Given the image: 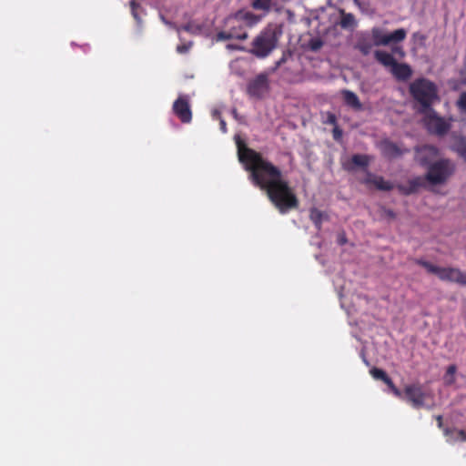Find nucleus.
I'll return each mask as SVG.
<instances>
[{"instance_id":"27","label":"nucleus","mask_w":466,"mask_h":466,"mask_svg":"<svg viewBox=\"0 0 466 466\" xmlns=\"http://www.w3.org/2000/svg\"><path fill=\"white\" fill-rule=\"evenodd\" d=\"M140 1L141 0H131L129 2L131 15L134 17V19L137 22V24H141L142 22V19L138 14V9H141Z\"/></svg>"},{"instance_id":"5","label":"nucleus","mask_w":466,"mask_h":466,"mask_svg":"<svg viewBox=\"0 0 466 466\" xmlns=\"http://www.w3.org/2000/svg\"><path fill=\"white\" fill-rule=\"evenodd\" d=\"M416 264L423 267L429 273L435 274L441 280L466 286V271L452 267H438L423 259H416Z\"/></svg>"},{"instance_id":"24","label":"nucleus","mask_w":466,"mask_h":466,"mask_svg":"<svg viewBox=\"0 0 466 466\" xmlns=\"http://www.w3.org/2000/svg\"><path fill=\"white\" fill-rule=\"evenodd\" d=\"M180 30H184L190 34L198 35L202 31V25H198L194 22H188L187 24H186L180 27H177V32H179Z\"/></svg>"},{"instance_id":"13","label":"nucleus","mask_w":466,"mask_h":466,"mask_svg":"<svg viewBox=\"0 0 466 466\" xmlns=\"http://www.w3.org/2000/svg\"><path fill=\"white\" fill-rule=\"evenodd\" d=\"M363 183L366 185H372L377 189L382 191H390L393 188V184L391 182L385 180L380 176H375L371 173H368L367 177L363 180Z\"/></svg>"},{"instance_id":"26","label":"nucleus","mask_w":466,"mask_h":466,"mask_svg":"<svg viewBox=\"0 0 466 466\" xmlns=\"http://www.w3.org/2000/svg\"><path fill=\"white\" fill-rule=\"evenodd\" d=\"M370 158L367 155L355 154L351 157V163L356 167H367Z\"/></svg>"},{"instance_id":"3","label":"nucleus","mask_w":466,"mask_h":466,"mask_svg":"<svg viewBox=\"0 0 466 466\" xmlns=\"http://www.w3.org/2000/svg\"><path fill=\"white\" fill-rule=\"evenodd\" d=\"M410 93L420 103V113H426L431 109V105L438 98L436 86L428 79L419 78L410 86Z\"/></svg>"},{"instance_id":"21","label":"nucleus","mask_w":466,"mask_h":466,"mask_svg":"<svg viewBox=\"0 0 466 466\" xmlns=\"http://www.w3.org/2000/svg\"><path fill=\"white\" fill-rule=\"evenodd\" d=\"M422 186V178L420 177H417L409 181V187L404 186H399V189L404 195H410L418 190L419 187Z\"/></svg>"},{"instance_id":"4","label":"nucleus","mask_w":466,"mask_h":466,"mask_svg":"<svg viewBox=\"0 0 466 466\" xmlns=\"http://www.w3.org/2000/svg\"><path fill=\"white\" fill-rule=\"evenodd\" d=\"M280 32L273 26L262 30L252 41L250 53L258 58H265L277 47Z\"/></svg>"},{"instance_id":"25","label":"nucleus","mask_w":466,"mask_h":466,"mask_svg":"<svg viewBox=\"0 0 466 466\" xmlns=\"http://www.w3.org/2000/svg\"><path fill=\"white\" fill-rule=\"evenodd\" d=\"M370 375L375 379L383 381L385 384L390 383V378L389 375L381 369L372 368L370 370Z\"/></svg>"},{"instance_id":"10","label":"nucleus","mask_w":466,"mask_h":466,"mask_svg":"<svg viewBox=\"0 0 466 466\" xmlns=\"http://www.w3.org/2000/svg\"><path fill=\"white\" fill-rule=\"evenodd\" d=\"M269 90V82L267 74L261 73L250 80L247 86L249 96L262 98Z\"/></svg>"},{"instance_id":"40","label":"nucleus","mask_w":466,"mask_h":466,"mask_svg":"<svg viewBox=\"0 0 466 466\" xmlns=\"http://www.w3.org/2000/svg\"><path fill=\"white\" fill-rule=\"evenodd\" d=\"M322 43L321 42H315L313 45H312V49L313 50H318L319 48H320Z\"/></svg>"},{"instance_id":"28","label":"nucleus","mask_w":466,"mask_h":466,"mask_svg":"<svg viewBox=\"0 0 466 466\" xmlns=\"http://www.w3.org/2000/svg\"><path fill=\"white\" fill-rule=\"evenodd\" d=\"M272 0H253L251 6L255 10L269 11Z\"/></svg>"},{"instance_id":"29","label":"nucleus","mask_w":466,"mask_h":466,"mask_svg":"<svg viewBox=\"0 0 466 466\" xmlns=\"http://www.w3.org/2000/svg\"><path fill=\"white\" fill-rule=\"evenodd\" d=\"M386 385L390 388L391 392L398 398L403 399V392L400 391L393 383L392 380L390 379V383H386Z\"/></svg>"},{"instance_id":"36","label":"nucleus","mask_w":466,"mask_h":466,"mask_svg":"<svg viewBox=\"0 0 466 466\" xmlns=\"http://www.w3.org/2000/svg\"><path fill=\"white\" fill-rule=\"evenodd\" d=\"M435 419H436V420H437V425H438V427H439L441 430H442V431H443V429H444L445 427L443 426V418H442V416H441V415H437V416L435 417Z\"/></svg>"},{"instance_id":"19","label":"nucleus","mask_w":466,"mask_h":466,"mask_svg":"<svg viewBox=\"0 0 466 466\" xmlns=\"http://www.w3.org/2000/svg\"><path fill=\"white\" fill-rule=\"evenodd\" d=\"M342 96L344 103L353 108L354 110L360 111L362 109V104L360 103L358 96L350 90H343Z\"/></svg>"},{"instance_id":"17","label":"nucleus","mask_w":466,"mask_h":466,"mask_svg":"<svg viewBox=\"0 0 466 466\" xmlns=\"http://www.w3.org/2000/svg\"><path fill=\"white\" fill-rule=\"evenodd\" d=\"M451 137L452 139V150L457 152L461 157L466 160V137L456 132H453Z\"/></svg>"},{"instance_id":"39","label":"nucleus","mask_w":466,"mask_h":466,"mask_svg":"<svg viewBox=\"0 0 466 466\" xmlns=\"http://www.w3.org/2000/svg\"><path fill=\"white\" fill-rule=\"evenodd\" d=\"M285 62H286V57H285V56H283L279 60H278L276 62L274 69H278Z\"/></svg>"},{"instance_id":"23","label":"nucleus","mask_w":466,"mask_h":466,"mask_svg":"<svg viewBox=\"0 0 466 466\" xmlns=\"http://www.w3.org/2000/svg\"><path fill=\"white\" fill-rule=\"evenodd\" d=\"M456 370H457V367L452 364V365H450L447 370H446V373L443 377V380H444V384L447 385V386H451L455 383V373H456Z\"/></svg>"},{"instance_id":"15","label":"nucleus","mask_w":466,"mask_h":466,"mask_svg":"<svg viewBox=\"0 0 466 466\" xmlns=\"http://www.w3.org/2000/svg\"><path fill=\"white\" fill-rule=\"evenodd\" d=\"M390 73L398 81H407L412 75L411 67L405 63H396L390 69Z\"/></svg>"},{"instance_id":"18","label":"nucleus","mask_w":466,"mask_h":466,"mask_svg":"<svg viewBox=\"0 0 466 466\" xmlns=\"http://www.w3.org/2000/svg\"><path fill=\"white\" fill-rule=\"evenodd\" d=\"M309 219L314 224L316 229L320 231L323 221H328L329 217L326 212L321 211L317 208H311L309 209Z\"/></svg>"},{"instance_id":"22","label":"nucleus","mask_w":466,"mask_h":466,"mask_svg":"<svg viewBox=\"0 0 466 466\" xmlns=\"http://www.w3.org/2000/svg\"><path fill=\"white\" fill-rule=\"evenodd\" d=\"M356 25L355 17L350 13H345L341 10V18L339 25L342 28H352Z\"/></svg>"},{"instance_id":"2","label":"nucleus","mask_w":466,"mask_h":466,"mask_svg":"<svg viewBox=\"0 0 466 466\" xmlns=\"http://www.w3.org/2000/svg\"><path fill=\"white\" fill-rule=\"evenodd\" d=\"M259 19L260 17L252 12L238 10L225 18L223 25L224 28L217 33L216 40H246L248 36L247 28L257 25Z\"/></svg>"},{"instance_id":"35","label":"nucleus","mask_w":466,"mask_h":466,"mask_svg":"<svg viewBox=\"0 0 466 466\" xmlns=\"http://www.w3.org/2000/svg\"><path fill=\"white\" fill-rule=\"evenodd\" d=\"M359 48L363 55H368L370 51L371 46L370 44H361Z\"/></svg>"},{"instance_id":"8","label":"nucleus","mask_w":466,"mask_h":466,"mask_svg":"<svg viewBox=\"0 0 466 466\" xmlns=\"http://www.w3.org/2000/svg\"><path fill=\"white\" fill-rule=\"evenodd\" d=\"M371 35L374 45L380 46L403 41L406 38L407 32L405 29L400 28L387 34L382 29L374 27L371 31Z\"/></svg>"},{"instance_id":"31","label":"nucleus","mask_w":466,"mask_h":466,"mask_svg":"<svg viewBox=\"0 0 466 466\" xmlns=\"http://www.w3.org/2000/svg\"><path fill=\"white\" fill-rule=\"evenodd\" d=\"M213 116L215 118H218L219 119V126H220V130L223 132V133H227L228 129H227V123L226 121L220 116V113L218 111H214L213 112Z\"/></svg>"},{"instance_id":"16","label":"nucleus","mask_w":466,"mask_h":466,"mask_svg":"<svg viewBox=\"0 0 466 466\" xmlns=\"http://www.w3.org/2000/svg\"><path fill=\"white\" fill-rule=\"evenodd\" d=\"M380 149L384 157L395 158L401 156L404 151L394 142L384 140L380 144Z\"/></svg>"},{"instance_id":"33","label":"nucleus","mask_w":466,"mask_h":466,"mask_svg":"<svg viewBox=\"0 0 466 466\" xmlns=\"http://www.w3.org/2000/svg\"><path fill=\"white\" fill-rule=\"evenodd\" d=\"M332 136L336 141L339 140L342 137V130L338 126L334 127Z\"/></svg>"},{"instance_id":"7","label":"nucleus","mask_w":466,"mask_h":466,"mask_svg":"<svg viewBox=\"0 0 466 466\" xmlns=\"http://www.w3.org/2000/svg\"><path fill=\"white\" fill-rule=\"evenodd\" d=\"M424 114V126L430 134L443 137L450 131L451 127V120L438 116L432 108Z\"/></svg>"},{"instance_id":"41","label":"nucleus","mask_w":466,"mask_h":466,"mask_svg":"<svg viewBox=\"0 0 466 466\" xmlns=\"http://www.w3.org/2000/svg\"><path fill=\"white\" fill-rule=\"evenodd\" d=\"M386 214H387V216H388L389 218H395V217H396V215H395L394 211H393V210H390V209L387 210V211H386Z\"/></svg>"},{"instance_id":"12","label":"nucleus","mask_w":466,"mask_h":466,"mask_svg":"<svg viewBox=\"0 0 466 466\" xmlns=\"http://www.w3.org/2000/svg\"><path fill=\"white\" fill-rule=\"evenodd\" d=\"M439 155V149L432 145H424L416 148V161L422 167H429Z\"/></svg>"},{"instance_id":"1","label":"nucleus","mask_w":466,"mask_h":466,"mask_svg":"<svg viewBox=\"0 0 466 466\" xmlns=\"http://www.w3.org/2000/svg\"><path fill=\"white\" fill-rule=\"evenodd\" d=\"M236 144L238 159L249 172L251 182L266 192L274 207L281 214L298 208L299 198L281 169L264 158L259 152L248 147L240 138L236 140Z\"/></svg>"},{"instance_id":"34","label":"nucleus","mask_w":466,"mask_h":466,"mask_svg":"<svg viewBox=\"0 0 466 466\" xmlns=\"http://www.w3.org/2000/svg\"><path fill=\"white\" fill-rule=\"evenodd\" d=\"M326 123L329 124V125H333L334 127L338 126L337 125V117H336V116L334 114H332V113H329L328 116H327Z\"/></svg>"},{"instance_id":"42","label":"nucleus","mask_w":466,"mask_h":466,"mask_svg":"<svg viewBox=\"0 0 466 466\" xmlns=\"http://www.w3.org/2000/svg\"><path fill=\"white\" fill-rule=\"evenodd\" d=\"M393 51H394V52H400V53L403 54V52H402L401 48H400V47H396V48H394V49H393Z\"/></svg>"},{"instance_id":"32","label":"nucleus","mask_w":466,"mask_h":466,"mask_svg":"<svg viewBox=\"0 0 466 466\" xmlns=\"http://www.w3.org/2000/svg\"><path fill=\"white\" fill-rule=\"evenodd\" d=\"M191 46H192V43L178 45L177 46V51L179 54H185L189 50Z\"/></svg>"},{"instance_id":"38","label":"nucleus","mask_w":466,"mask_h":466,"mask_svg":"<svg viewBox=\"0 0 466 466\" xmlns=\"http://www.w3.org/2000/svg\"><path fill=\"white\" fill-rule=\"evenodd\" d=\"M338 243L339 245H344V244L347 243V238H346V236L344 234H341V235L339 236Z\"/></svg>"},{"instance_id":"14","label":"nucleus","mask_w":466,"mask_h":466,"mask_svg":"<svg viewBox=\"0 0 466 466\" xmlns=\"http://www.w3.org/2000/svg\"><path fill=\"white\" fill-rule=\"evenodd\" d=\"M443 434L446 437V441L450 444L466 442V431L464 430H460L455 427L444 428Z\"/></svg>"},{"instance_id":"6","label":"nucleus","mask_w":466,"mask_h":466,"mask_svg":"<svg viewBox=\"0 0 466 466\" xmlns=\"http://www.w3.org/2000/svg\"><path fill=\"white\" fill-rule=\"evenodd\" d=\"M454 165L449 159H440L428 167L425 179L431 185H441L453 174Z\"/></svg>"},{"instance_id":"30","label":"nucleus","mask_w":466,"mask_h":466,"mask_svg":"<svg viewBox=\"0 0 466 466\" xmlns=\"http://www.w3.org/2000/svg\"><path fill=\"white\" fill-rule=\"evenodd\" d=\"M457 106L461 111H466V91L460 95V97L457 101Z\"/></svg>"},{"instance_id":"37","label":"nucleus","mask_w":466,"mask_h":466,"mask_svg":"<svg viewBox=\"0 0 466 466\" xmlns=\"http://www.w3.org/2000/svg\"><path fill=\"white\" fill-rule=\"evenodd\" d=\"M160 19L165 25L177 29V26L173 23L168 21L162 14H160Z\"/></svg>"},{"instance_id":"20","label":"nucleus","mask_w":466,"mask_h":466,"mask_svg":"<svg viewBox=\"0 0 466 466\" xmlns=\"http://www.w3.org/2000/svg\"><path fill=\"white\" fill-rule=\"evenodd\" d=\"M374 57L383 66L390 67V69L397 63L396 59L391 54L382 50H376L374 52Z\"/></svg>"},{"instance_id":"9","label":"nucleus","mask_w":466,"mask_h":466,"mask_svg":"<svg viewBox=\"0 0 466 466\" xmlns=\"http://www.w3.org/2000/svg\"><path fill=\"white\" fill-rule=\"evenodd\" d=\"M403 400L410 403L414 409L424 407L427 393L420 383L406 385L403 390Z\"/></svg>"},{"instance_id":"11","label":"nucleus","mask_w":466,"mask_h":466,"mask_svg":"<svg viewBox=\"0 0 466 466\" xmlns=\"http://www.w3.org/2000/svg\"><path fill=\"white\" fill-rule=\"evenodd\" d=\"M172 109L182 123L187 124L191 122L192 111L188 98L186 96H179L173 103Z\"/></svg>"}]
</instances>
